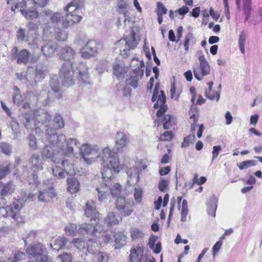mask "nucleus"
Instances as JSON below:
<instances>
[{"label": "nucleus", "mask_w": 262, "mask_h": 262, "mask_svg": "<svg viewBox=\"0 0 262 262\" xmlns=\"http://www.w3.org/2000/svg\"><path fill=\"white\" fill-rule=\"evenodd\" d=\"M61 164L64 170L58 166H55L52 168L54 177L57 179H61L65 177L66 173L68 174H72L74 173L73 165L69 164L67 160L62 161Z\"/></svg>", "instance_id": "18"}, {"label": "nucleus", "mask_w": 262, "mask_h": 262, "mask_svg": "<svg viewBox=\"0 0 262 262\" xmlns=\"http://www.w3.org/2000/svg\"><path fill=\"white\" fill-rule=\"evenodd\" d=\"M130 28L129 33L126 32L123 38L118 41L115 45L116 48L120 49V55L124 57H126L129 54L130 50L136 48L139 41V38L136 35L133 28L128 26Z\"/></svg>", "instance_id": "6"}, {"label": "nucleus", "mask_w": 262, "mask_h": 262, "mask_svg": "<svg viewBox=\"0 0 262 262\" xmlns=\"http://www.w3.org/2000/svg\"><path fill=\"white\" fill-rule=\"evenodd\" d=\"M53 122V126L56 129L62 128L64 126L63 119L59 113L55 114Z\"/></svg>", "instance_id": "42"}, {"label": "nucleus", "mask_w": 262, "mask_h": 262, "mask_svg": "<svg viewBox=\"0 0 262 262\" xmlns=\"http://www.w3.org/2000/svg\"><path fill=\"white\" fill-rule=\"evenodd\" d=\"M46 248L41 243L30 245L26 249V253L35 258L37 262H52V259L48 255L43 254Z\"/></svg>", "instance_id": "11"}, {"label": "nucleus", "mask_w": 262, "mask_h": 262, "mask_svg": "<svg viewBox=\"0 0 262 262\" xmlns=\"http://www.w3.org/2000/svg\"><path fill=\"white\" fill-rule=\"evenodd\" d=\"M55 189L53 184L48 180L45 181L41 188L38 190L37 198L39 202H48L56 196Z\"/></svg>", "instance_id": "13"}, {"label": "nucleus", "mask_w": 262, "mask_h": 262, "mask_svg": "<svg viewBox=\"0 0 262 262\" xmlns=\"http://www.w3.org/2000/svg\"><path fill=\"white\" fill-rule=\"evenodd\" d=\"M113 74L118 78L124 77L126 73V69L125 67L120 64L115 63L113 66Z\"/></svg>", "instance_id": "37"}, {"label": "nucleus", "mask_w": 262, "mask_h": 262, "mask_svg": "<svg viewBox=\"0 0 262 262\" xmlns=\"http://www.w3.org/2000/svg\"><path fill=\"white\" fill-rule=\"evenodd\" d=\"M126 172L130 179L135 178L136 182H138L139 181L140 169L138 166H134L133 168H129L127 170Z\"/></svg>", "instance_id": "43"}, {"label": "nucleus", "mask_w": 262, "mask_h": 262, "mask_svg": "<svg viewBox=\"0 0 262 262\" xmlns=\"http://www.w3.org/2000/svg\"><path fill=\"white\" fill-rule=\"evenodd\" d=\"M72 257V256L70 254L67 253H63L58 256V258H60L62 262H71Z\"/></svg>", "instance_id": "63"}, {"label": "nucleus", "mask_w": 262, "mask_h": 262, "mask_svg": "<svg viewBox=\"0 0 262 262\" xmlns=\"http://www.w3.org/2000/svg\"><path fill=\"white\" fill-rule=\"evenodd\" d=\"M36 236V232L35 231H31L27 235L26 237L23 238L25 245H27L28 243L33 242Z\"/></svg>", "instance_id": "54"}, {"label": "nucleus", "mask_w": 262, "mask_h": 262, "mask_svg": "<svg viewBox=\"0 0 262 262\" xmlns=\"http://www.w3.org/2000/svg\"><path fill=\"white\" fill-rule=\"evenodd\" d=\"M64 10L67 12L65 15L67 19L73 21L72 25L81 20L82 17L80 15L79 10L74 6L72 3L68 4Z\"/></svg>", "instance_id": "22"}, {"label": "nucleus", "mask_w": 262, "mask_h": 262, "mask_svg": "<svg viewBox=\"0 0 262 262\" xmlns=\"http://www.w3.org/2000/svg\"><path fill=\"white\" fill-rule=\"evenodd\" d=\"M151 100L152 102L157 101L154 104V107L155 108L160 107V109L157 113V116L158 117H162L167 110V106L165 105L166 96L163 91L159 90V84L158 83L156 84Z\"/></svg>", "instance_id": "10"}, {"label": "nucleus", "mask_w": 262, "mask_h": 262, "mask_svg": "<svg viewBox=\"0 0 262 262\" xmlns=\"http://www.w3.org/2000/svg\"><path fill=\"white\" fill-rule=\"evenodd\" d=\"M143 253V246L142 244H138L136 246H134L130 250L129 259L132 262H135L138 259L139 256L140 257L138 262H144L142 260Z\"/></svg>", "instance_id": "27"}, {"label": "nucleus", "mask_w": 262, "mask_h": 262, "mask_svg": "<svg viewBox=\"0 0 262 262\" xmlns=\"http://www.w3.org/2000/svg\"><path fill=\"white\" fill-rule=\"evenodd\" d=\"M116 207L121 214L125 216H129L133 211L130 203L126 202L123 196L117 198Z\"/></svg>", "instance_id": "24"}, {"label": "nucleus", "mask_w": 262, "mask_h": 262, "mask_svg": "<svg viewBox=\"0 0 262 262\" xmlns=\"http://www.w3.org/2000/svg\"><path fill=\"white\" fill-rule=\"evenodd\" d=\"M173 138V134L171 131H166L161 135L160 139L163 141H170Z\"/></svg>", "instance_id": "61"}, {"label": "nucleus", "mask_w": 262, "mask_h": 262, "mask_svg": "<svg viewBox=\"0 0 262 262\" xmlns=\"http://www.w3.org/2000/svg\"><path fill=\"white\" fill-rule=\"evenodd\" d=\"M128 142V138L124 133L118 132L117 133L116 145L118 151L119 149L125 147L127 145Z\"/></svg>", "instance_id": "33"}, {"label": "nucleus", "mask_w": 262, "mask_h": 262, "mask_svg": "<svg viewBox=\"0 0 262 262\" xmlns=\"http://www.w3.org/2000/svg\"><path fill=\"white\" fill-rule=\"evenodd\" d=\"M77 227L75 224L69 225L65 228L66 232L70 235L74 236L76 234Z\"/></svg>", "instance_id": "59"}, {"label": "nucleus", "mask_w": 262, "mask_h": 262, "mask_svg": "<svg viewBox=\"0 0 262 262\" xmlns=\"http://www.w3.org/2000/svg\"><path fill=\"white\" fill-rule=\"evenodd\" d=\"M16 37L19 42L25 41L27 42V34L26 29L20 28L16 32Z\"/></svg>", "instance_id": "49"}, {"label": "nucleus", "mask_w": 262, "mask_h": 262, "mask_svg": "<svg viewBox=\"0 0 262 262\" xmlns=\"http://www.w3.org/2000/svg\"><path fill=\"white\" fill-rule=\"evenodd\" d=\"M102 228L103 229V231L101 232V234L100 236H96V235H95L94 234H89V235H92V236H94L95 237H100L102 235V239H103L104 242L105 244L108 243L110 242H111L112 240V236L108 233H106L105 232H103L104 231V229H103V228L102 227Z\"/></svg>", "instance_id": "56"}, {"label": "nucleus", "mask_w": 262, "mask_h": 262, "mask_svg": "<svg viewBox=\"0 0 262 262\" xmlns=\"http://www.w3.org/2000/svg\"><path fill=\"white\" fill-rule=\"evenodd\" d=\"M198 59L200 62V70L193 67V71L194 77L198 80H201L204 76L210 74V67L204 55H200Z\"/></svg>", "instance_id": "16"}, {"label": "nucleus", "mask_w": 262, "mask_h": 262, "mask_svg": "<svg viewBox=\"0 0 262 262\" xmlns=\"http://www.w3.org/2000/svg\"><path fill=\"white\" fill-rule=\"evenodd\" d=\"M50 87L54 95L56 98H60L61 97L62 91L60 90V85L56 78H52L50 80Z\"/></svg>", "instance_id": "35"}, {"label": "nucleus", "mask_w": 262, "mask_h": 262, "mask_svg": "<svg viewBox=\"0 0 262 262\" xmlns=\"http://www.w3.org/2000/svg\"><path fill=\"white\" fill-rule=\"evenodd\" d=\"M28 31L27 33V42L30 46H33L38 51V41L40 39L39 35L37 34V26L33 23L30 22L27 26Z\"/></svg>", "instance_id": "17"}, {"label": "nucleus", "mask_w": 262, "mask_h": 262, "mask_svg": "<svg viewBox=\"0 0 262 262\" xmlns=\"http://www.w3.org/2000/svg\"><path fill=\"white\" fill-rule=\"evenodd\" d=\"M46 66L41 63H37L35 69L29 67L27 70V81L31 86H34L37 82H41L45 77Z\"/></svg>", "instance_id": "7"}, {"label": "nucleus", "mask_w": 262, "mask_h": 262, "mask_svg": "<svg viewBox=\"0 0 262 262\" xmlns=\"http://www.w3.org/2000/svg\"><path fill=\"white\" fill-rule=\"evenodd\" d=\"M142 195V189L141 188L136 187L134 189V197L138 202L141 201Z\"/></svg>", "instance_id": "62"}, {"label": "nucleus", "mask_w": 262, "mask_h": 262, "mask_svg": "<svg viewBox=\"0 0 262 262\" xmlns=\"http://www.w3.org/2000/svg\"><path fill=\"white\" fill-rule=\"evenodd\" d=\"M58 55L61 60L72 63L76 56V52L70 46H63L60 49Z\"/></svg>", "instance_id": "25"}, {"label": "nucleus", "mask_w": 262, "mask_h": 262, "mask_svg": "<svg viewBox=\"0 0 262 262\" xmlns=\"http://www.w3.org/2000/svg\"><path fill=\"white\" fill-rule=\"evenodd\" d=\"M190 118L193 119V123L191 125V131L193 133V134H194L196 126V122L198 120L199 114L198 112L192 114L190 113Z\"/></svg>", "instance_id": "57"}, {"label": "nucleus", "mask_w": 262, "mask_h": 262, "mask_svg": "<svg viewBox=\"0 0 262 262\" xmlns=\"http://www.w3.org/2000/svg\"><path fill=\"white\" fill-rule=\"evenodd\" d=\"M11 58L12 60L17 59L18 64H26L30 57V53L27 49H23L18 52L16 47H14L11 51Z\"/></svg>", "instance_id": "20"}, {"label": "nucleus", "mask_w": 262, "mask_h": 262, "mask_svg": "<svg viewBox=\"0 0 262 262\" xmlns=\"http://www.w3.org/2000/svg\"><path fill=\"white\" fill-rule=\"evenodd\" d=\"M243 10L245 15V21H247L251 16L252 11V0H243Z\"/></svg>", "instance_id": "38"}, {"label": "nucleus", "mask_w": 262, "mask_h": 262, "mask_svg": "<svg viewBox=\"0 0 262 262\" xmlns=\"http://www.w3.org/2000/svg\"><path fill=\"white\" fill-rule=\"evenodd\" d=\"M25 254L21 251H17L13 253L8 258V261L10 262H16L23 259L25 258Z\"/></svg>", "instance_id": "46"}, {"label": "nucleus", "mask_w": 262, "mask_h": 262, "mask_svg": "<svg viewBox=\"0 0 262 262\" xmlns=\"http://www.w3.org/2000/svg\"><path fill=\"white\" fill-rule=\"evenodd\" d=\"M130 232L132 240L138 239L144 235L142 231L136 228H132Z\"/></svg>", "instance_id": "51"}, {"label": "nucleus", "mask_w": 262, "mask_h": 262, "mask_svg": "<svg viewBox=\"0 0 262 262\" xmlns=\"http://www.w3.org/2000/svg\"><path fill=\"white\" fill-rule=\"evenodd\" d=\"M103 160L101 173L103 183L97 187L98 199L103 201L110 193L113 197H119L122 187L118 183H113L115 173L120 170V163L117 154L110 149H104L100 155Z\"/></svg>", "instance_id": "1"}, {"label": "nucleus", "mask_w": 262, "mask_h": 262, "mask_svg": "<svg viewBox=\"0 0 262 262\" xmlns=\"http://www.w3.org/2000/svg\"><path fill=\"white\" fill-rule=\"evenodd\" d=\"M86 251L89 253H95L98 247V243L96 238H90L86 241Z\"/></svg>", "instance_id": "36"}, {"label": "nucleus", "mask_w": 262, "mask_h": 262, "mask_svg": "<svg viewBox=\"0 0 262 262\" xmlns=\"http://www.w3.org/2000/svg\"><path fill=\"white\" fill-rule=\"evenodd\" d=\"M15 190V186L12 182H9L3 186L1 190V194L2 196H7L12 194Z\"/></svg>", "instance_id": "39"}, {"label": "nucleus", "mask_w": 262, "mask_h": 262, "mask_svg": "<svg viewBox=\"0 0 262 262\" xmlns=\"http://www.w3.org/2000/svg\"><path fill=\"white\" fill-rule=\"evenodd\" d=\"M34 111V121L31 119V115L28 113L20 115L19 120L27 129H33L34 127L38 125L37 123H40L43 126L46 134V129L48 128H52L48 125L52 119V116L49 112L42 108L35 110Z\"/></svg>", "instance_id": "4"}, {"label": "nucleus", "mask_w": 262, "mask_h": 262, "mask_svg": "<svg viewBox=\"0 0 262 262\" xmlns=\"http://www.w3.org/2000/svg\"><path fill=\"white\" fill-rule=\"evenodd\" d=\"M164 122L163 128L165 129H169L172 125L176 123L175 118L169 115H166L162 119Z\"/></svg>", "instance_id": "40"}, {"label": "nucleus", "mask_w": 262, "mask_h": 262, "mask_svg": "<svg viewBox=\"0 0 262 262\" xmlns=\"http://www.w3.org/2000/svg\"><path fill=\"white\" fill-rule=\"evenodd\" d=\"M46 137L49 144L44 147L41 155L42 158L50 159L54 163L60 162V159L57 157L58 152L61 151L63 155L72 157L74 155L73 145L78 147L80 145V143L74 138H70L66 141V136L62 134L57 135L53 128L46 129Z\"/></svg>", "instance_id": "2"}, {"label": "nucleus", "mask_w": 262, "mask_h": 262, "mask_svg": "<svg viewBox=\"0 0 262 262\" xmlns=\"http://www.w3.org/2000/svg\"><path fill=\"white\" fill-rule=\"evenodd\" d=\"M96 258L98 262H107L108 261V256L104 252H98L96 255Z\"/></svg>", "instance_id": "60"}, {"label": "nucleus", "mask_w": 262, "mask_h": 262, "mask_svg": "<svg viewBox=\"0 0 262 262\" xmlns=\"http://www.w3.org/2000/svg\"><path fill=\"white\" fill-rule=\"evenodd\" d=\"M86 240L83 238H74L71 242V244H73L80 251H86Z\"/></svg>", "instance_id": "41"}, {"label": "nucleus", "mask_w": 262, "mask_h": 262, "mask_svg": "<svg viewBox=\"0 0 262 262\" xmlns=\"http://www.w3.org/2000/svg\"><path fill=\"white\" fill-rule=\"evenodd\" d=\"M115 244L114 247L115 249H119L126 244V235L124 231H118L113 235Z\"/></svg>", "instance_id": "30"}, {"label": "nucleus", "mask_w": 262, "mask_h": 262, "mask_svg": "<svg viewBox=\"0 0 262 262\" xmlns=\"http://www.w3.org/2000/svg\"><path fill=\"white\" fill-rule=\"evenodd\" d=\"M49 0H38L35 2V0H28L27 2L24 0H7V3L12 5L11 10L14 11L16 9L20 8V11L21 14L27 18L29 19H33L38 16V13L35 9H25L24 8H27V3L34 4L40 7H45L48 3Z\"/></svg>", "instance_id": "5"}, {"label": "nucleus", "mask_w": 262, "mask_h": 262, "mask_svg": "<svg viewBox=\"0 0 262 262\" xmlns=\"http://www.w3.org/2000/svg\"><path fill=\"white\" fill-rule=\"evenodd\" d=\"M0 151L3 154L9 156L12 152L11 145L6 142H1L0 143Z\"/></svg>", "instance_id": "48"}, {"label": "nucleus", "mask_w": 262, "mask_h": 262, "mask_svg": "<svg viewBox=\"0 0 262 262\" xmlns=\"http://www.w3.org/2000/svg\"><path fill=\"white\" fill-rule=\"evenodd\" d=\"M257 165V161L250 160L244 161L240 163L238 165V167L241 170L247 169L251 166H255Z\"/></svg>", "instance_id": "50"}, {"label": "nucleus", "mask_w": 262, "mask_h": 262, "mask_svg": "<svg viewBox=\"0 0 262 262\" xmlns=\"http://www.w3.org/2000/svg\"><path fill=\"white\" fill-rule=\"evenodd\" d=\"M14 92L13 94V101L14 104L19 105L23 101V98L20 94L19 88L17 86H14Z\"/></svg>", "instance_id": "44"}, {"label": "nucleus", "mask_w": 262, "mask_h": 262, "mask_svg": "<svg viewBox=\"0 0 262 262\" xmlns=\"http://www.w3.org/2000/svg\"><path fill=\"white\" fill-rule=\"evenodd\" d=\"M205 96L208 99L210 100H214L215 99L218 101L220 99V93L219 92H213L211 91H206Z\"/></svg>", "instance_id": "58"}, {"label": "nucleus", "mask_w": 262, "mask_h": 262, "mask_svg": "<svg viewBox=\"0 0 262 262\" xmlns=\"http://www.w3.org/2000/svg\"><path fill=\"white\" fill-rule=\"evenodd\" d=\"M43 158H41L37 154H33L29 159L31 169L33 171H39L43 169Z\"/></svg>", "instance_id": "26"}, {"label": "nucleus", "mask_w": 262, "mask_h": 262, "mask_svg": "<svg viewBox=\"0 0 262 262\" xmlns=\"http://www.w3.org/2000/svg\"><path fill=\"white\" fill-rule=\"evenodd\" d=\"M37 171H33V172L32 174V177L31 178H28V181L30 184H35L36 185H37L38 183V175L36 173Z\"/></svg>", "instance_id": "64"}, {"label": "nucleus", "mask_w": 262, "mask_h": 262, "mask_svg": "<svg viewBox=\"0 0 262 262\" xmlns=\"http://www.w3.org/2000/svg\"><path fill=\"white\" fill-rule=\"evenodd\" d=\"M128 4L126 0H117L116 10L119 13H123L124 17V23L126 27L127 25H129L130 20L127 17L126 12L127 11Z\"/></svg>", "instance_id": "28"}, {"label": "nucleus", "mask_w": 262, "mask_h": 262, "mask_svg": "<svg viewBox=\"0 0 262 262\" xmlns=\"http://www.w3.org/2000/svg\"><path fill=\"white\" fill-rule=\"evenodd\" d=\"M195 139L194 134L189 135L184 139L183 142L182 143L181 147H188L191 144H192Z\"/></svg>", "instance_id": "53"}, {"label": "nucleus", "mask_w": 262, "mask_h": 262, "mask_svg": "<svg viewBox=\"0 0 262 262\" xmlns=\"http://www.w3.org/2000/svg\"><path fill=\"white\" fill-rule=\"evenodd\" d=\"M105 148L110 149L109 148L107 147L105 148ZM104 149V148L101 151L100 153L97 155V154L98 153V150L97 149L96 146L92 147L91 145L89 144H83L79 148L80 154L81 156V158H83L85 161L87 162L88 160V159L86 157V156H96V157L101 158V160H102V163H103V160L100 156V155ZM102 164V163H101V164Z\"/></svg>", "instance_id": "23"}, {"label": "nucleus", "mask_w": 262, "mask_h": 262, "mask_svg": "<svg viewBox=\"0 0 262 262\" xmlns=\"http://www.w3.org/2000/svg\"><path fill=\"white\" fill-rule=\"evenodd\" d=\"M11 167V164L10 163L0 166V179H3L7 176L10 172Z\"/></svg>", "instance_id": "52"}, {"label": "nucleus", "mask_w": 262, "mask_h": 262, "mask_svg": "<svg viewBox=\"0 0 262 262\" xmlns=\"http://www.w3.org/2000/svg\"><path fill=\"white\" fill-rule=\"evenodd\" d=\"M68 244L71 245V242L64 237H58L55 239L53 243L50 244L51 248L54 250H59L60 249H69L70 246Z\"/></svg>", "instance_id": "29"}, {"label": "nucleus", "mask_w": 262, "mask_h": 262, "mask_svg": "<svg viewBox=\"0 0 262 262\" xmlns=\"http://www.w3.org/2000/svg\"><path fill=\"white\" fill-rule=\"evenodd\" d=\"M23 206V202L20 200H16L13 205L0 208V214L4 217H9L17 222L21 221L19 211Z\"/></svg>", "instance_id": "8"}, {"label": "nucleus", "mask_w": 262, "mask_h": 262, "mask_svg": "<svg viewBox=\"0 0 262 262\" xmlns=\"http://www.w3.org/2000/svg\"><path fill=\"white\" fill-rule=\"evenodd\" d=\"M104 222L108 226H112L118 224L119 221L116 218L115 213L113 212H110L105 219Z\"/></svg>", "instance_id": "45"}, {"label": "nucleus", "mask_w": 262, "mask_h": 262, "mask_svg": "<svg viewBox=\"0 0 262 262\" xmlns=\"http://www.w3.org/2000/svg\"><path fill=\"white\" fill-rule=\"evenodd\" d=\"M67 181L68 190L71 193H76L79 191L80 189V183L75 178L71 177L68 178Z\"/></svg>", "instance_id": "34"}, {"label": "nucleus", "mask_w": 262, "mask_h": 262, "mask_svg": "<svg viewBox=\"0 0 262 262\" xmlns=\"http://www.w3.org/2000/svg\"><path fill=\"white\" fill-rule=\"evenodd\" d=\"M78 80L84 84L89 83L88 67L85 63L81 62L78 66Z\"/></svg>", "instance_id": "31"}, {"label": "nucleus", "mask_w": 262, "mask_h": 262, "mask_svg": "<svg viewBox=\"0 0 262 262\" xmlns=\"http://www.w3.org/2000/svg\"><path fill=\"white\" fill-rule=\"evenodd\" d=\"M42 14L50 17V24L53 27L52 28H58L62 26L63 28H68L72 26V21L67 19L65 16H63L60 13H52L50 10H44Z\"/></svg>", "instance_id": "9"}, {"label": "nucleus", "mask_w": 262, "mask_h": 262, "mask_svg": "<svg viewBox=\"0 0 262 262\" xmlns=\"http://www.w3.org/2000/svg\"><path fill=\"white\" fill-rule=\"evenodd\" d=\"M31 48L37 51L36 54H32V57L31 58V61L34 62L39 58L40 51L46 57H50L53 55L57 48V44L55 42L50 40L41 47V50L39 48V51L33 46H31Z\"/></svg>", "instance_id": "14"}, {"label": "nucleus", "mask_w": 262, "mask_h": 262, "mask_svg": "<svg viewBox=\"0 0 262 262\" xmlns=\"http://www.w3.org/2000/svg\"><path fill=\"white\" fill-rule=\"evenodd\" d=\"M28 145L31 150H35L37 149V140L35 136L32 134L28 135L27 137Z\"/></svg>", "instance_id": "47"}, {"label": "nucleus", "mask_w": 262, "mask_h": 262, "mask_svg": "<svg viewBox=\"0 0 262 262\" xmlns=\"http://www.w3.org/2000/svg\"><path fill=\"white\" fill-rule=\"evenodd\" d=\"M193 38V35L192 33L189 32L185 36L184 47L185 51H188L189 48V42Z\"/></svg>", "instance_id": "55"}, {"label": "nucleus", "mask_w": 262, "mask_h": 262, "mask_svg": "<svg viewBox=\"0 0 262 262\" xmlns=\"http://www.w3.org/2000/svg\"><path fill=\"white\" fill-rule=\"evenodd\" d=\"M218 199L215 195H212L209 199V202L207 205V211L208 215L212 216H215V212L217 208V203Z\"/></svg>", "instance_id": "32"}, {"label": "nucleus", "mask_w": 262, "mask_h": 262, "mask_svg": "<svg viewBox=\"0 0 262 262\" xmlns=\"http://www.w3.org/2000/svg\"><path fill=\"white\" fill-rule=\"evenodd\" d=\"M139 65L130 73L129 77L126 80L127 85H129L134 89L137 88L138 81L141 79L144 74V62L143 60L139 62Z\"/></svg>", "instance_id": "15"}, {"label": "nucleus", "mask_w": 262, "mask_h": 262, "mask_svg": "<svg viewBox=\"0 0 262 262\" xmlns=\"http://www.w3.org/2000/svg\"><path fill=\"white\" fill-rule=\"evenodd\" d=\"M73 63H64L60 68L59 72V78L62 85L70 86L74 84V71L72 68Z\"/></svg>", "instance_id": "12"}, {"label": "nucleus", "mask_w": 262, "mask_h": 262, "mask_svg": "<svg viewBox=\"0 0 262 262\" xmlns=\"http://www.w3.org/2000/svg\"><path fill=\"white\" fill-rule=\"evenodd\" d=\"M99 44L94 40H89L81 49V56L84 58H90L94 56L97 53Z\"/></svg>", "instance_id": "19"}, {"label": "nucleus", "mask_w": 262, "mask_h": 262, "mask_svg": "<svg viewBox=\"0 0 262 262\" xmlns=\"http://www.w3.org/2000/svg\"><path fill=\"white\" fill-rule=\"evenodd\" d=\"M44 34H48L51 38L59 41H66L68 37V33L65 30L59 28H52L51 27L44 30Z\"/></svg>", "instance_id": "21"}, {"label": "nucleus", "mask_w": 262, "mask_h": 262, "mask_svg": "<svg viewBox=\"0 0 262 262\" xmlns=\"http://www.w3.org/2000/svg\"><path fill=\"white\" fill-rule=\"evenodd\" d=\"M84 213L86 216L90 218L92 224L85 223L82 224L78 229L80 234L85 236L86 234H94L100 236L103 231L99 222V213L96 209L95 202L89 201L85 204Z\"/></svg>", "instance_id": "3"}]
</instances>
